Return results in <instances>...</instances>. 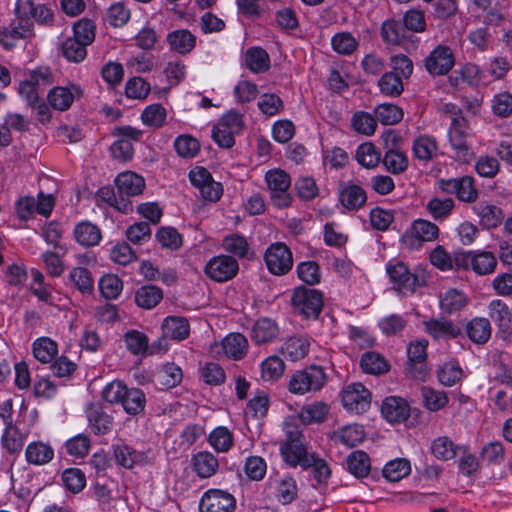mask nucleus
<instances>
[{
  "instance_id": "1",
  "label": "nucleus",
  "mask_w": 512,
  "mask_h": 512,
  "mask_svg": "<svg viewBox=\"0 0 512 512\" xmlns=\"http://www.w3.org/2000/svg\"><path fill=\"white\" fill-rule=\"evenodd\" d=\"M328 379L323 367L310 365L293 373L288 382V390L295 395L320 391Z\"/></svg>"
},
{
  "instance_id": "2",
  "label": "nucleus",
  "mask_w": 512,
  "mask_h": 512,
  "mask_svg": "<svg viewBox=\"0 0 512 512\" xmlns=\"http://www.w3.org/2000/svg\"><path fill=\"white\" fill-rule=\"evenodd\" d=\"M393 287L400 293L413 294L418 287L426 284L424 273L411 272L401 261H390L386 266Z\"/></svg>"
},
{
  "instance_id": "3",
  "label": "nucleus",
  "mask_w": 512,
  "mask_h": 512,
  "mask_svg": "<svg viewBox=\"0 0 512 512\" xmlns=\"http://www.w3.org/2000/svg\"><path fill=\"white\" fill-rule=\"evenodd\" d=\"M291 305L296 314L315 320L323 307V295L316 289L300 286L293 291Z\"/></svg>"
},
{
  "instance_id": "4",
  "label": "nucleus",
  "mask_w": 512,
  "mask_h": 512,
  "mask_svg": "<svg viewBox=\"0 0 512 512\" xmlns=\"http://www.w3.org/2000/svg\"><path fill=\"white\" fill-rule=\"evenodd\" d=\"M286 440L280 445V452L284 461L292 467L301 466L311 453H308L304 444L301 430L294 425H286Z\"/></svg>"
},
{
  "instance_id": "5",
  "label": "nucleus",
  "mask_w": 512,
  "mask_h": 512,
  "mask_svg": "<svg viewBox=\"0 0 512 512\" xmlns=\"http://www.w3.org/2000/svg\"><path fill=\"white\" fill-rule=\"evenodd\" d=\"M469 135V126L463 117L453 118L448 130V139L452 150L454 151V159L458 162L469 163L474 157L467 138Z\"/></svg>"
},
{
  "instance_id": "6",
  "label": "nucleus",
  "mask_w": 512,
  "mask_h": 512,
  "mask_svg": "<svg viewBox=\"0 0 512 512\" xmlns=\"http://www.w3.org/2000/svg\"><path fill=\"white\" fill-rule=\"evenodd\" d=\"M265 182L270 194V200L277 208H286L292 203L289 192L291 178L284 170L275 168L266 172Z\"/></svg>"
},
{
  "instance_id": "7",
  "label": "nucleus",
  "mask_w": 512,
  "mask_h": 512,
  "mask_svg": "<svg viewBox=\"0 0 512 512\" xmlns=\"http://www.w3.org/2000/svg\"><path fill=\"white\" fill-rule=\"evenodd\" d=\"M265 264L270 273L285 275L293 266V257L290 249L281 242L271 244L264 254Z\"/></svg>"
},
{
  "instance_id": "8",
  "label": "nucleus",
  "mask_w": 512,
  "mask_h": 512,
  "mask_svg": "<svg viewBox=\"0 0 512 512\" xmlns=\"http://www.w3.org/2000/svg\"><path fill=\"white\" fill-rule=\"evenodd\" d=\"M239 271L238 261L229 255L212 257L205 265L204 272L215 282H227L233 279Z\"/></svg>"
},
{
  "instance_id": "9",
  "label": "nucleus",
  "mask_w": 512,
  "mask_h": 512,
  "mask_svg": "<svg viewBox=\"0 0 512 512\" xmlns=\"http://www.w3.org/2000/svg\"><path fill=\"white\" fill-rule=\"evenodd\" d=\"M438 188L446 194H455L458 200L471 203L477 199L478 191L474 185V179L465 175L460 178L439 179Z\"/></svg>"
},
{
  "instance_id": "10",
  "label": "nucleus",
  "mask_w": 512,
  "mask_h": 512,
  "mask_svg": "<svg viewBox=\"0 0 512 512\" xmlns=\"http://www.w3.org/2000/svg\"><path fill=\"white\" fill-rule=\"evenodd\" d=\"M439 228L435 223L425 219H416L403 234L402 241L410 248H419L423 242H431L438 238Z\"/></svg>"
},
{
  "instance_id": "11",
  "label": "nucleus",
  "mask_w": 512,
  "mask_h": 512,
  "mask_svg": "<svg viewBox=\"0 0 512 512\" xmlns=\"http://www.w3.org/2000/svg\"><path fill=\"white\" fill-rule=\"evenodd\" d=\"M455 264L458 267H472L478 275H488L495 271L497 259L492 252L480 251L477 253L469 252L459 254L455 257Z\"/></svg>"
},
{
  "instance_id": "12",
  "label": "nucleus",
  "mask_w": 512,
  "mask_h": 512,
  "mask_svg": "<svg viewBox=\"0 0 512 512\" xmlns=\"http://www.w3.org/2000/svg\"><path fill=\"white\" fill-rule=\"evenodd\" d=\"M341 399L344 408L355 414L365 412L370 406V392L361 383L346 386Z\"/></svg>"
},
{
  "instance_id": "13",
  "label": "nucleus",
  "mask_w": 512,
  "mask_h": 512,
  "mask_svg": "<svg viewBox=\"0 0 512 512\" xmlns=\"http://www.w3.org/2000/svg\"><path fill=\"white\" fill-rule=\"evenodd\" d=\"M83 89L75 83H69L66 86H56L47 94L49 105L58 111L68 110L74 101L81 99Z\"/></svg>"
},
{
  "instance_id": "14",
  "label": "nucleus",
  "mask_w": 512,
  "mask_h": 512,
  "mask_svg": "<svg viewBox=\"0 0 512 512\" xmlns=\"http://www.w3.org/2000/svg\"><path fill=\"white\" fill-rule=\"evenodd\" d=\"M236 501L232 494L220 490L211 489L204 493L201 498L200 512H233Z\"/></svg>"
},
{
  "instance_id": "15",
  "label": "nucleus",
  "mask_w": 512,
  "mask_h": 512,
  "mask_svg": "<svg viewBox=\"0 0 512 512\" xmlns=\"http://www.w3.org/2000/svg\"><path fill=\"white\" fill-rule=\"evenodd\" d=\"M454 55L448 46L439 45L425 59V68L433 76L446 75L454 66Z\"/></svg>"
},
{
  "instance_id": "16",
  "label": "nucleus",
  "mask_w": 512,
  "mask_h": 512,
  "mask_svg": "<svg viewBox=\"0 0 512 512\" xmlns=\"http://www.w3.org/2000/svg\"><path fill=\"white\" fill-rule=\"evenodd\" d=\"M248 350V341L241 333L228 334L221 343L211 345V353L219 356L223 353L225 356L234 360L242 359Z\"/></svg>"
},
{
  "instance_id": "17",
  "label": "nucleus",
  "mask_w": 512,
  "mask_h": 512,
  "mask_svg": "<svg viewBox=\"0 0 512 512\" xmlns=\"http://www.w3.org/2000/svg\"><path fill=\"white\" fill-rule=\"evenodd\" d=\"M10 26L16 37L26 39L34 35V22L31 18L30 0L16 1L15 18Z\"/></svg>"
},
{
  "instance_id": "18",
  "label": "nucleus",
  "mask_w": 512,
  "mask_h": 512,
  "mask_svg": "<svg viewBox=\"0 0 512 512\" xmlns=\"http://www.w3.org/2000/svg\"><path fill=\"white\" fill-rule=\"evenodd\" d=\"M278 336V324L268 317H262L255 321L250 331V338L256 345L273 342Z\"/></svg>"
},
{
  "instance_id": "19",
  "label": "nucleus",
  "mask_w": 512,
  "mask_h": 512,
  "mask_svg": "<svg viewBox=\"0 0 512 512\" xmlns=\"http://www.w3.org/2000/svg\"><path fill=\"white\" fill-rule=\"evenodd\" d=\"M383 417L391 423L405 421L410 415V408L407 402L400 397H387L381 406Z\"/></svg>"
},
{
  "instance_id": "20",
  "label": "nucleus",
  "mask_w": 512,
  "mask_h": 512,
  "mask_svg": "<svg viewBox=\"0 0 512 512\" xmlns=\"http://www.w3.org/2000/svg\"><path fill=\"white\" fill-rule=\"evenodd\" d=\"M425 331L436 340H449L458 337L461 329L448 319H431L424 322Z\"/></svg>"
},
{
  "instance_id": "21",
  "label": "nucleus",
  "mask_w": 512,
  "mask_h": 512,
  "mask_svg": "<svg viewBox=\"0 0 512 512\" xmlns=\"http://www.w3.org/2000/svg\"><path fill=\"white\" fill-rule=\"evenodd\" d=\"M412 152L417 160L427 163L438 157V143L433 136L419 135L413 140Z\"/></svg>"
},
{
  "instance_id": "22",
  "label": "nucleus",
  "mask_w": 512,
  "mask_h": 512,
  "mask_svg": "<svg viewBox=\"0 0 512 512\" xmlns=\"http://www.w3.org/2000/svg\"><path fill=\"white\" fill-rule=\"evenodd\" d=\"M166 41L171 51L185 55L195 48L197 39L188 29H177L167 34Z\"/></svg>"
},
{
  "instance_id": "23",
  "label": "nucleus",
  "mask_w": 512,
  "mask_h": 512,
  "mask_svg": "<svg viewBox=\"0 0 512 512\" xmlns=\"http://www.w3.org/2000/svg\"><path fill=\"white\" fill-rule=\"evenodd\" d=\"M25 458L29 464L42 466L54 458V449L43 441H34L27 445Z\"/></svg>"
},
{
  "instance_id": "24",
  "label": "nucleus",
  "mask_w": 512,
  "mask_h": 512,
  "mask_svg": "<svg viewBox=\"0 0 512 512\" xmlns=\"http://www.w3.org/2000/svg\"><path fill=\"white\" fill-rule=\"evenodd\" d=\"M115 184L119 192L127 196L140 195L145 188L143 177L131 171L120 173L115 179Z\"/></svg>"
},
{
  "instance_id": "25",
  "label": "nucleus",
  "mask_w": 512,
  "mask_h": 512,
  "mask_svg": "<svg viewBox=\"0 0 512 512\" xmlns=\"http://www.w3.org/2000/svg\"><path fill=\"white\" fill-rule=\"evenodd\" d=\"M192 468L199 477L209 478L217 472L219 462L211 452L202 451L192 457Z\"/></svg>"
},
{
  "instance_id": "26",
  "label": "nucleus",
  "mask_w": 512,
  "mask_h": 512,
  "mask_svg": "<svg viewBox=\"0 0 512 512\" xmlns=\"http://www.w3.org/2000/svg\"><path fill=\"white\" fill-rule=\"evenodd\" d=\"M310 339L304 336H294L287 339L281 349L282 354L291 361L303 359L309 352Z\"/></svg>"
},
{
  "instance_id": "27",
  "label": "nucleus",
  "mask_w": 512,
  "mask_h": 512,
  "mask_svg": "<svg viewBox=\"0 0 512 512\" xmlns=\"http://www.w3.org/2000/svg\"><path fill=\"white\" fill-rule=\"evenodd\" d=\"M466 333L472 342L476 344H484L491 337V324L487 318H473L466 325Z\"/></svg>"
},
{
  "instance_id": "28",
  "label": "nucleus",
  "mask_w": 512,
  "mask_h": 512,
  "mask_svg": "<svg viewBox=\"0 0 512 512\" xmlns=\"http://www.w3.org/2000/svg\"><path fill=\"white\" fill-rule=\"evenodd\" d=\"M32 353L39 362L51 363L58 354V344L49 337L37 338L32 344Z\"/></svg>"
},
{
  "instance_id": "29",
  "label": "nucleus",
  "mask_w": 512,
  "mask_h": 512,
  "mask_svg": "<svg viewBox=\"0 0 512 512\" xmlns=\"http://www.w3.org/2000/svg\"><path fill=\"white\" fill-rule=\"evenodd\" d=\"M74 238L80 245L91 247L99 244L102 235L96 225L90 222H81L74 228Z\"/></svg>"
},
{
  "instance_id": "30",
  "label": "nucleus",
  "mask_w": 512,
  "mask_h": 512,
  "mask_svg": "<svg viewBox=\"0 0 512 512\" xmlns=\"http://www.w3.org/2000/svg\"><path fill=\"white\" fill-rule=\"evenodd\" d=\"M330 407L323 401H316L304 405L299 412V419L303 424L323 422L329 414Z\"/></svg>"
},
{
  "instance_id": "31",
  "label": "nucleus",
  "mask_w": 512,
  "mask_h": 512,
  "mask_svg": "<svg viewBox=\"0 0 512 512\" xmlns=\"http://www.w3.org/2000/svg\"><path fill=\"white\" fill-rule=\"evenodd\" d=\"M162 331L165 337L175 340H183L188 337L190 327L185 318L168 316L162 323Z\"/></svg>"
},
{
  "instance_id": "32",
  "label": "nucleus",
  "mask_w": 512,
  "mask_h": 512,
  "mask_svg": "<svg viewBox=\"0 0 512 512\" xmlns=\"http://www.w3.org/2000/svg\"><path fill=\"white\" fill-rule=\"evenodd\" d=\"M245 64L253 73H263L270 67V57L264 49L251 47L245 53Z\"/></svg>"
},
{
  "instance_id": "33",
  "label": "nucleus",
  "mask_w": 512,
  "mask_h": 512,
  "mask_svg": "<svg viewBox=\"0 0 512 512\" xmlns=\"http://www.w3.org/2000/svg\"><path fill=\"white\" fill-rule=\"evenodd\" d=\"M222 247L225 251L238 258H249L250 246L247 239L237 233H232L224 237Z\"/></svg>"
},
{
  "instance_id": "34",
  "label": "nucleus",
  "mask_w": 512,
  "mask_h": 512,
  "mask_svg": "<svg viewBox=\"0 0 512 512\" xmlns=\"http://www.w3.org/2000/svg\"><path fill=\"white\" fill-rule=\"evenodd\" d=\"M120 404L127 414L138 415L145 409L146 397L144 392L138 388H127V393Z\"/></svg>"
},
{
  "instance_id": "35",
  "label": "nucleus",
  "mask_w": 512,
  "mask_h": 512,
  "mask_svg": "<svg viewBox=\"0 0 512 512\" xmlns=\"http://www.w3.org/2000/svg\"><path fill=\"white\" fill-rule=\"evenodd\" d=\"M467 297L457 289H449L440 297V308L444 313L453 314L467 305Z\"/></svg>"
},
{
  "instance_id": "36",
  "label": "nucleus",
  "mask_w": 512,
  "mask_h": 512,
  "mask_svg": "<svg viewBox=\"0 0 512 512\" xmlns=\"http://www.w3.org/2000/svg\"><path fill=\"white\" fill-rule=\"evenodd\" d=\"M356 159L361 166L367 169H373L377 167L381 161V152L373 143L365 142L358 146Z\"/></svg>"
},
{
  "instance_id": "37",
  "label": "nucleus",
  "mask_w": 512,
  "mask_h": 512,
  "mask_svg": "<svg viewBox=\"0 0 512 512\" xmlns=\"http://www.w3.org/2000/svg\"><path fill=\"white\" fill-rule=\"evenodd\" d=\"M366 192L358 185H348L340 192V201L347 209H359L366 202Z\"/></svg>"
},
{
  "instance_id": "38",
  "label": "nucleus",
  "mask_w": 512,
  "mask_h": 512,
  "mask_svg": "<svg viewBox=\"0 0 512 512\" xmlns=\"http://www.w3.org/2000/svg\"><path fill=\"white\" fill-rule=\"evenodd\" d=\"M489 317L501 329L509 328L512 322V313L508 305L500 299L492 300L488 306Z\"/></svg>"
},
{
  "instance_id": "39",
  "label": "nucleus",
  "mask_w": 512,
  "mask_h": 512,
  "mask_svg": "<svg viewBox=\"0 0 512 512\" xmlns=\"http://www.w3.org/2000/svg\"><path fill=\"white\" fill-rule=\"evenodd\" d=\"M167 118L166 109L158 103L148 105L141 113L142 123L150 128L159 129L164 126Z\"/></svg>"
},
{
  "instance_id": "40",
  "label": "nucleus",
  "mask_w": 512,
  "mask_h": 512,
  "mask_svg": "<svg viewBox=\"0 0 512 512\" xmlns=\"http://www.w3.org/2000/svg\"><path fill=\"white\" fill-rule=\"evenodd\" d=\"M162 290L154 285L141 287L135 295L136 304L144 309H152L162 300Z\"/></svg>"
},
{
  "instance_id": "41",
  "label": "nucleus",
  "mask_w": 512,
  "mask_h": 512,
  "mask_svg": "<svg viewBox=\"0 0 512 512\" xmlns=\"http://www.w3.org/2000/svg\"><path fill=\"white\" fill-rule=\"evenodd\" d=\"M347 469L356 477L362 478L370 471V459L367 453L361 450L352 452L346 460Z\"/></svg>"
},
{
  "instance_id": "42",
  "label": "nucleus",
  "mask_w": 512,
  "mask_h": 512,
  "mask_svg": "<svg viewBox=\"0 0 512 512\" xmlns=\"http://www.w3.org/2000/svg\"><path fill=\"white\" fill-rule=\"evenodd\" d=\"M411 472L409 460L405 458H397L389 461L383 468V476L391 481L398 482Z\"/></svg>"
},
{
  "instance_id": "43",
  "label": "nucleus",
  "mask_w": 512,
  "mask_h": 512,
  "mask_svg": "<svg viewBox=\"0 0 512 512\" xmlns=\"http://www.w3.org/2000/svg\"><path fill=\"white\" fill-rule=\"evenodd\" d=\"M455 203L452 198H431L426 204V210L436 221L446 219L454 209Z\"/></svg>"
},
{
  "instance_id": "44",
  "label": "nucleus",
  "mask_w": 512,
  "mask_h": 512,
  "mask_svg": "<svg viewBox=\"0 0 512 512\" xmlns=\"http://www.w3.org/2000/svg\"><path fill=\"white\" fill-rule=\"evenodd\" d=\"M304 470L311 469L314 479L318 483H325L331 475L327 462L315 453H311L309 458L303 462Z\"/></svg>"
},
{
  "instance_id": "45",
  "label": "nucleus",
  "mask_w": 512,
  "mask_h": 512,
  "mask_svg": "<svg viewBox=\"0 0 512 512\" xmlns=\"http://www.w3.org/2000/svg\"><path fill=\"white\" fill-rule=\"evenodd\" d=\"M208 440L210 445L218 452H227L234 444L233 433L224 426L212 430Z\"/></svg>"
},
{
  "instance_id": "46",
  "label": "nucleus",
  "mask_w": 512,
  "mask_h": 512,
  "mask_svg": "<svg viewBox=\"0 0 512 512\" xmlns=\"http://www.w3.org/2000/svg\"><path fill=\"white\" fill-rule=\"evenodd\" d=\"M458 447L447 436L434 439L431 443V453L439 460L448 461L456 456Z\"/></svg>"
},
{
  "instance_id": "47",
  "label": "nucleus",
  "mask_w": 512,
  "mask_h": 512,
  "mask_svg": "<svg viewBox=\"0 0 512 512\" xmlns=\"http://www.w3.org/2000/svg\"><path fill=\"white\" fill-rule=\"evenodd\" d=\"M382 162L387 171L396 175L403 173L409 165V160L406 154L395 149L388 150L385 153Z\"/></svg>"
},
{
  "instance_id": "48",
  "label": "nucleus",
  "mask_w": 512,
  "mask_h": 512,
  "mask_svg": "<svg viewBox=\"0 0 512 512\" xmlns=\"http://www.w3.org/2000/svg\"><path fill=\"white\" fill-rule=\"evenodd\" d=\"M62 55L70 62L80 63L87 56V46L72 37L66 38L61 45Z\"/></svg>"
},
{
  "instance_id": "49",
  "label": "nucleus",
  "mask_w": 512,
  "mask_h": 512,
  "mask_svg": "<svg viewBox=\"0 0 512 512\" xmlns=\"http://www.w3.org/2000/svg\"><path fill=\"white\" fill-rule=\"evenodd\" d=\"M336 439L347 447H355L362 443L365 437L364 429L361 425L352 424L341 428L336 434Z\"/></svg>"
},
{
  "instance_id": "50",
  "label": "nucleus",
  "mask_w": 512,
  "mask_h": 512,
  "mask_svg": "<svg viewBox=\"0 0 512 512\" xmlns=\"http://www.w3.org/2000/svg\"><path fill=\"white\" fill-rule=\"evenodd\" d=\"M381 36L385 43L398 45L405 38V28L401 22L389 19L382 24Z\"/></svg>"
},
{
  "instance_id": "51",
  "label": "nucleus",
  "mask_w": 512,
  "mask_h": 512,
  "mask_svg": "<svg viewBox=\"0 0 512 512\" xmlns=\"http://www.w3.org/2000/svg\"><path fill=\"white\" fill-rule=\"evenodd\" d=\"M88 421L93 432L98 435L108 433L113 426L112 418L95 407L88 410Z\"/></svg>"
},
{
  "instance_id": "52",
  "label": "nucleus",
  "mask_w": 512,
  "mask_h": 512,
  "mask_svg": "<svg viewBox=\"0 0 512 512\" xmlns=\"http://www.w3.org/2000/svg\"><path fill=\"white\" fill-rule=\"evenodd\" d=\"M126 348L133 355H143L146 353L149 340L148 337L138 331V330H129L123 336Z\"/></svg>"
},
{
  "instance_id": "53",
  "label": "nucleus",
  "mask_w": 512,
  "mask_h": 512,
  "mask_svg": "<svg viewBox=\"0 0 512 512\" xmlns=\"http://www.w3.org/2000/svg\"><path fill=\"white\" fill-rule=\"evenodd\" d=\"M360 365L364 372L373 375L385 373L389 367L384 357L375 352L363 354Z\"/></svg>"
},
{
  "instance_id": "54",
  "label": "nucleus",
  "mask_w": 512,
  "mask_h": 512,
  "mask_svg": "<svg viewBox=\"0 0 512 512\" xmlns=\"http://www.w3.org/2000/svg\"><path fill=\"white\" fill-rule=\"evenodd\" d=\"M421 395L424 406L430 411H438L444 408L448 403L446 392L435 390L431 387H422Z\"/></svg>"
},
{
  "instance_id": "55",
  "label": "nucleus",
  "mask_w": 512,
  "mask_h": 512,
  "mask_svg": "<svg viewBox=\"0 0 512 512\" xmlns=\"http://www.w3.org/2000/svg\"><path fill=\"white\" fill-rule=\"evenodd\" d=\"M285 371L283 360L277 356H270L261 363V377L264 381L278 380Z\"/></svg>"
},
{
  "instance_id": "56",
  "label": "nucleus",
  "mask_w": 512,
  "mask_h": 512,
  "mask_svg": "<svg viewBox=\"0 0 512 512\" xmlns=\"http://www.w3.org/2000/svg\"><path fill=\"white\" fill-rule=\"evenodd\" d=\"M25 435L19 429L10 425L5 427L2 435V445L11 454L19 453L23 447Z\"/></svg>"
},
{
  "instance_id": "57",
  "label": "nucleus",
  "mask_w": 512,
  "mask_h": 512,
  "mask_svg": "<svg viewBox=\"0 0 512 512\" xmlns=\"http://www.w3.org/2000/svg\"><path fill=\"white\" fill-rule=\"evenodd\" d=\"M258 108L267 117H273L284 110L283 100L274 93H264L258 100Z\"/></svg>"
},
{
  "instance_id": "58",
  "label": "nucleus",
  "mask_w": 512,
  "mask_h": 512,
  "mask_svg": "<svg viewBox=\"0 0 512 512\" xmlns=\"http://www.w3.org/2000/svg\"><path fill=\"white\" fill-rule=\"evenodd\" d=\"M375 115L384 125H394L400 122L403 118V111L397 105L391 103H383L376 107Z\"/></svg>"
},
{
  "instance_id": "59",
  "label": "nucleus",
  "mask_w": 512,
  "mask_h": 512,
  "mask_svg": "<svg viewBox=\"0 0 512 512\" xmlns=\"http://www.w3.org/2000/svg\"><path fill=\"white\" fill-rule=\"evenodd\" d=\"M99 289L106 299H116L123 290V283L118 276L107 274L100 278Z\"/></svg>"
},
{
  "instance_id": "60",
  "label": "nucleus",
  "mask_w": 512,
  "mask_h": 512,
  "mask_svg": "<svg viewBox=\"0 0 512 512\" xmlns=\"http://www.w3.org/2000/svg\"><path fill=\"white\" fill-rule=\"evenodd\" d=\"M492 113L500 118H507L512 115V94L504 91L497 93L491 100Z\"/></svg>"
},
{
  "instance_id": "61",
  "label": "nucleus",
  "mask_w": 512,
  "mask_h": 512,
  "mask_svg": "<svg viewBox=\"0 0 512 512\" xmlns=\"http://www.w3.org/2000/svg\"><path fill=\"white\" fill-rule=\"evenodd\" d=\"M331 45L338 54L350 55L357 49L358 42L349 32H340L332 37Z\"/></svg>"
},
{
  "instance_id": "62",
  "label": "nucleus",
  "mask_w": 512,
  "mask_h": 512,
  "mask_svg": "<svg viewBox=\"0 0 512 512\" xmlns=\"http://www.w3.org/2000/svg\"><path fill=\"white\" fill-rule=\"evenodd\" d=\"M69 280L82 293H90L93 291L94 281L91 273L86 268H73L69 273Z\"/></svg>"
},
{
  "instance_id": "63",
  "label": "nucleus",
  "mask_w": 512,
  "mask_h": 512,
  "mask_svg": "<svg viewBox=\"0 0 512 512\" xmlns=\"http://www.w3.org/2000/svg\"><path fill=\"white\" fill-rule=\"evenodd\" d=\"M297 485L290 476L283 477L276 487V497L282 504H289L297 498Z\"/></svg>"
},
{
  "instance_id": "64",
  "label": "nucleus",
  "mask_w": 512,
  "mask_h": 512,
  "mask_svg": "<svg viewBox=\"0 0 512 512\" xmlns=\"http://www.w3.org/2000/svg\"><path fill=\"white\" fill-rule=\"evenodd\" d=\"M463 377L460 365L455 361L445 363L438 370V379L445 386H453Z\"/></svg>"
}]
</instances>
